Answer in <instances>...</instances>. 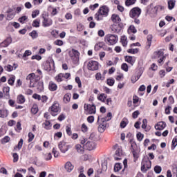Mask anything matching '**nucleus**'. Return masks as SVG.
I'll return each mask as SVG.
<instances>
[{
	"label": "nucleus",
	"mask_w": 177,
	"mask_h": 177,
	"mask_svg": "<svg viewBox=\"0 0 177 177\" xmlns=\"http://www.w3.org/2000/svg\"><path fill=\"white\" fill-rule=\"evenodd\" d=\"M124 61L127 62V63H129V64H131V66H133V64H135V62H136V57L126 55L124 56Z\"/></svg>",
	"instance_id": "nucleus-19"
},
{
	"label": "nucleus",
	"mask_w": 177,
	"mask_h": 177,
	"mask_svg": "<svg viewBox=\"0 0 177 177\" xmlns=\"http://www.w3.org/2000/svg\"><path fill=\"white\" fill-rule=\"evenodd\" d=\"M70 77H71L70 73H59L55 77V80L57 82H62V81H64V80H68Z\"/></svg>",
	"instance_id": "nucleus-12"
},
{
	"label": "nucleus",
	"mask_w": 177,
	"mask_h": 177,
	"mask_svg": "<svg viewBox=\"0 0 177 177\" xmlns=\"http://www.w3.org/2000/svg\"><path fill=\"white\" fill-rule=\"evenodd\" d=\"M41 25V19H36L33 21L32 26V27H35V28H38L39 26Z\"/></svg>",
	"instance_id": "nucleus-43"
},
{
	"label": "nucleus",
	"mask_w": 177,
	"mask_h": 177,
	"mask_svg": "<svg viewBox=\"0 0 177 177\" xmlns=\"http://www.w3.org/2000/svg\"><path fill=\"white\" fill-rule=\"evenodd\" d=\"M10 44H12V37H7L6 39L0 44V46H1V48H6L9 46Z\"/></svg>",
	"instance_id": "nucleus-20"
},
{
	"label": "nucleus",
	"mask_w": 177,
	"mask_h": 177,
	"mask_svg": "<svg viewBox=\"0 0 177 177\" xmlns=\"http://www.w3.org/2000/svg\"><path fill=\"white\" fill-rule=\"evenodd\" d=\"M37 92L44 91V82L39 81L35 86Z\"/></svg>",
	"instance_id": "nucleus-27"
},
{
	"label": "nucleus",
	"mask_w": 177,
	"mask_h": 177,
	"mask_svg": "<svg viewBox=\"0 0 177 177\" xmlns=\"http://www.w3.org/2000/svg\"><path fill=\"white\" fill-rule=\"evenodd\" d=\"M136 3V0H125V5L127 6H132Z\"/></svg>",
	"instance_id": "nucleus-49"
},
{
	"label": "nucleus",
	"mask_w": 177,
	"mask_h": 177,
	"mask_svg": "<svg viewBox=\"0 0 177 177\" xmlns=\"http://www.w3.org/2000/svg\"><path fill=\"white\" fill-rule=\"evenodd\" d=\"M75 149L77 150V153H80V154H84V147H82L81 145H76L75 146Z\"/></svg>",
	"instance_id": "nucleus-38"
},
{
	"label": "nucleus",
	"mask_w": 177,
	"mask_h": 177,
	"mask_svg": "<svg viewBox=\"0 0 177 177\" xmlns=\"http://www.w3.org/2000/svg\"><path fill=\"white\" fill-rule=\"evenodd\" d=\"M128 119L123 118L122 120L120 122V128H125L127 125H128Z\"/></svg>",
	"instance_id": "nucleus-48"
},
{
	"label": "nucleus",
	"mask_w": 177,
	"mask_h": 177,
	"mask_svg": "<svg viewBox=\"0 0 177 177\" xmlns=\"http://www.w3.org/2000/svg\"><path fill=\"white\" fill-rule=\"evenodd\" d=\"M54 45H57V46H63V41L60 39H57L54 41Z\"/></svg>",
	"instance_id": "nucleus-64"
},
{
	"label": "nucleus",
	"mask_w": 177,
	"mask_h": 177,
	"mask_svg": "<svg viewBox=\"0 0 177 177\" xmlns=\"http://www.w3.org/2000/svg\"><path fill=\"white\" fill-rule=\"evenodd\" d=\"M111 20L114 24L120 23L121 21V18L119 15L113 14L111 16Z\"/></svg>",
	"instance_id": "nucleus-29"
},
{
	"label": "nucleus",
	"mask_w": 177,
	"mask_h": 177,
	"mask_svg": "<svg viewBox=\"0 0 177 177\" xmlns=\"http://www.w3.org/2000/svg\"><path fill=\"white\" fill-rule=\"evenodd\" d=\"M142 14V10L139 7L133 8L129 12V16L131 19H134L136 24H140L139 16Z\"/></svg>",
	"instance_id": "nucleus-2"
},
{
	"label": "nucleus",
	"mask_w": 177,
	"mask_h": 177,
	"mask_svg": "<svg viewBox=\"0 0 177 177\" xmlns=\"http://www.w3.org/2000/svg\"><path fill=\"white\" fill-rule=\"evenodd\" d=\"M104 42L106 45H115V44L118 42V36L113 34H108L104 37Z\"/></svg>",
	"instance_id": "nucleus-6"
},
{
	"label": "nucleus",
	"mask_w": 177,
	"mask_h": 177,
	"mask_svg": "<svg viewBox=\"0 0 177 177\" xmlns=\"http://www.w3.org/2000/svg\"><path fill=\"white\" fill-rule=\"evenodd\" d=\"M87 68L88 70H90L91 71H96V70H99V62L91 60L87 64Z\"/></svg>",
	"instance_id": "nucleus-13"
},
{
	"label": "nucleus",
	"mask_w": 177,
	"mask_h": 177,
	"mask_svg": "<svg viewBox=\"0 0 177 177\" xmlns=\"http://www.w3.org/2000/svg\"><path fill=\"white\" fill-rule=\"evenodd\" d=\"M69 56L73 60V64H78L80 57V52H78V50L72 48L71 50L69 51Z\"/></svg>",
	"instance_id": "nucleus-10"
},
{
	"label": "nucleus",
	"mask_w": 177,
	"mask_h": 177,
	"mask_svg": "<svg viewBox=\"0 0 177 177\" xmlns=\"http://www.w3.org/2000/svg\"><path fill=\"white\" fill-rule=\"evenodd\" d=\"M48 111L53 117H56L59 115V111H60V104L57 101L54 102L53 105L49 107Z\"/></svg>",
	"instance_id": "nucleus-7"
},
{
	"label": "nucleus",
	"mask_w": 177,
	"mask_h": 177,
	"mask_svg": "<svg viewBox=\"0 0 177 177\" xmlns=\"http://www.w3.org/2000/svg\"><path fill=\"white\" fill-rule=\"evenodd\" d=\"M121 169H122V165H121V163H116L114 165V171L115 172H119L120 171H121Z\"/></svg>",
	"instance_id": "nucleus-45"
},
{
	"label": "nucleus",
	"mask_w": 177,
	"mask_h": 177,
	"mask_svg": "<svg viewBox=\"0 0 177 177\" xmlns=\"http://www.w3.org/2000/svg\"><path fill=\"white\" fill-rule=\"evenodd\" d=\"M17 102L19 104H23L26 102V97L24 95L20 94L17 97Z\"/></svg>",
	"instance_id": "nucleus-28"
},
{
	"label": "nucleus",
	"mask_w": 177,
	"mask_h": 177,
	"mask_svg": "<svg viewBox=\"0 0 177 177\" xmlns=\"http://www.w3.org/2000/svg\"><path fill=\"white\" fill-rule=\"evenodd\" d=\"M44 160L46 161H49L50 160H52V153H47L44 155Z\"/></svg>",
	"instance_id": "nucleus-62"
},
{
	"label": "nucleus",
	"mask_w": 177,
	"mask_h": 177,
	"mask_svg": "<svg viewBox=\"0 0 177 177\" xmlns=\"http://www.w3.org/2000/svg\"><path fill=\"white\" fill-rule=\"evenodd\" d=\"M84 109L85 114H89V115L96 114V106L94 104H84Z\"/></svg>",
	"instance_id": "nucleus-9"
},
{
	"label": "nucleus",
	"mask_w": 177,
	"mask_h": 177,
	"mask_svg": "<svg viewBox=\"0 0 177 177\" xmlns=\"http://www.w3.org/2000/svg\"><path fill=\"white\" fill-rule=\"evenodd\" d=\"M41 77L35 73H30L26 77L27 81H30V87L35 88L37 86V82L41 80Z\"/></svg>",
	"instance_id": "nucleus-4"
},
{
	"label": "nucleus",
	"mask_w": 177,
	"mask_h": 177,
	"mask_svg": "<svg viewBox=\"0 0 177 177\" xmlns=\"http://www.w3.org/2000/svg\"><path fill=\"white\" fill-rule=\"evenodd\" d=\"M43 128L44 129H46L47 131H49V129H52V124L50 123V121L49 120H46L43 124H42Z\"/></svg>",
	"instance_id": "nucleus-26"
},
{
	"label": "nucleus",
	"mask_w": 177,
	"mask_h": 177,
	"mask_svg": "<svg viewBox=\"0 0 177 177\" xmlns=\"http://www.w3.org/2000/svg\"><path fill=\"white\" fill-rule=\"evenodd\" d=\"M167 127V123L165 122H159L157 123V124L155 126V129L157 131H162Z\"/></svg>",
	"instance_id": "nucleus-21"
},
{
	"label": "nucleus",
	"mask_w": 177,
	"mask_h": 177,
	"mask_svg": "<svg viewBox=\"0 0 177 177\" xmlns=\"http://www.w3.org/2000/svg\"><path fill=\"white\" fill-rule=\"evenodd\" d=\"M14 66H12V65L8 64V65L4 66V69L6 70V71L10 73V71H13V68H14V70H16L17 68V65H16V64H14Z\"/></svg>",
	"instance_id": "nucleus-30"
},
{
	"label": "nucleus",
	"mask_w": 177,
	"mask_h": 177,
	"mask_svg": "<svg viewBox=\"0 0 177 177\" xmlns=\"http://www.w3.org/2000/svg\"><path fill=\"white\" fill-rule=\"evenodd\" d=\"M75 83L77 84L78 88H82V82L80 77L77 76L75 79Z\"/></svg>",
	"instance_id": "nucleus-57"
},
{
	"label": "nucleus",
	"mask_w": 177,
	"mask_h": 177,
	"mask_svg": "<svg viewBox=\"0 0 177 177\" xmlns=\"http://www.w3.org/2000/svg\"><path fill=\"white\" fill-rule=\"evenodd\" d=\"M151 5L150 4L149 6H148L147 9V13L149 15H150L151 17H156L157 16V8H156V6L153 8H151Z\"/></svg>",
	"instance_id": "nucleus-16"
},
{
	"label": "nucleus",
	"mask_w": 177,
	"mask_h": 177,
	"mask_svg": "<svg viewBox=\"0 0 177 177\" xmlns=\"http://www.w3.org/2000/svg\"><path fill=\"white\" fill-rule=\"evenodd\" d=\"M120 42L124 48L128 45V40L126 36H122L120 38Z\"/></svg>",
	"instance_id": "nucleus-39"
},
{
	"label": "nucleus",
	"mask_w": 177,
	"mask_h": 177,
	"mask_svg": "<svg viewBox=\"0 0 177 177\" xmlns=\"http://www.w3.org/2000/svg\"><path fill=\"white\" fill-rule=\"evenodd\" d=\"M177 146V136L174 137L171 142V150H174Z\"/></svg>",
	"instance_id": "nucleus-50"
},
{
	"label": "nucleus",
	"mask_w": 177,
	"mask_h": 177,
	"mask_svg": "<svg viewBox=\"0 0 177 177\" xmlns=\"http://www.w3.org/2000/svg\"><path fill=\"white\" fill-rule=\"evenodd\" d=\"M9 115V111L6 109H0V117L1 118H6Z\"/></svg>",
	"instance_id": "nucleus-33"
},
{
	"label": "nucleus",
	"mask_w": 177,
	"mask_h": 177,
	"mask_svg": "<svg viewBox=\"0 0 177 177\" xmlns=\"http://www.w3.org/2000/svg\"><path fill=\"white\" fill-rule=\"evenodd\" d=\"M136 137H137V140H138V142H142L143 140V138H145V135L139 132L137 133Z\"/></svg>",
	"instance_id": "nucleus-54"
},
{
	"label": "nucleus",
	"mask_w": 177,
	"mask_h": 177,
	"mask_svg": "<svg viewBox=\"0 0 177 177\" xmlns=\"http://www.w3.org/2000/svg\"><path fill=\"white\" fill-rule=\"evenodd\" d=\"M97 145L93 141H87L86 145H84V147L86 149V150H89L90 151L92 150H95L96 149Z\"/></svg>",
	"instance_id": "nucleus-17"
},
{
	"label": "nucleus",
	"mask_w": 177,
	"mask_h": 177,
	"mask_svg": "<svg viewBox=\"0 0 177 177\" xmlns=\"http://www.w3.org/2000/svg\"><path fill=\"white\" fill-rule=\"evenodd\" d=\"M66 132L68 136H71V135H73V132L71 131V125H67L66 127Z\"/></svg>",
	"instance_id": "nucleus-55"
},
{
	"label": "nucleus",
	"mask_w": 177,
	"mask_h": 177,
	"mask_svg": "<svg viewBox=\"0 0 177 177\" xmlns=\"http://www.w3.org/2000/svg\"><path fill=\"white\" fill-rule=\"evenodd\" d=\"M29 35L33 39L38 38V32L37 30H32L31 32L29 33Z\"/></svg>",
	"instance_id": "nucleus-53"
},
{
	"label": "nucleus",
	"mask_w": 177,
	"mask_h": 177,
	"mask_svg": "<svg viewBox=\"0 0 177 177\" xmlns=\"http://www.w3.org/2000/svg\"><path fill=\"white\" fill-rule=\"evenodd\" d=\"M15 131H17V132H20V131H21V122H17Z\"/></svg>",
	"instance_id": "nucleus-63"
},
{
	"label": "nucleus",
	"mask_w": 177,
	"mask_h": 177,
	"mask_svg": "<svg viewBox=\"0 0 177 177\" xmlns=\"http://www.w3.org/2000/svg\"><path fill=\"white\" fill-rule=\"evenodd\" d=\"M63 100L64 103H69L70 100H71V93H68L64 95Z\"/></svg>",
	"instance_id": "nucleus-37"
},
{
	"label": "nucleus",
	"mask_w": 177,
	"mask_h": 177,
	"mask_svg": "<svg viewBox=\"0 0 177 177\" xmlns=\"http://www.w3.org/2000/svg\"><path fill=\"white\" fill-rule=\"evenodd\" d=\"M23 142H24L23 138H21L17 145H16L14 147V150H21V148L23 147Z\"/></svg>",
	"instance_id": "nucleus-41"
},
{
	"label": "nucleus",
	"mask_w": 177,
	"mask_h": 177,
	"mask_svg": "<svg viewBox=\"0 0 177 177\" xmlns=\"http://www.w3.org/2000/svg\"><path fill=\"white\" fill-rule=\"evenodd\" d=\"M115 83V80H114V78L113 77L106 80V84L109 85V86H113Z\"/></svg>",
	"instance_id": "nucleus-46"
},
{
	"label": "nucleus",
	"mask_w": 177,
	"mask_h": 177,
	"mask_svg": "<svg viewBox=\"0 0 177 177\" xmlns=\"http://www.w3.org/2000/svg\"><path fill=\"white\" fill-rule=\"evenodd\" d=\"M38 106L37 105H33L32 107L31 108V113L32 114H37V113H38Z\"/></svg>",
	"instance_id": "nucleus-58"
},
{
	"label": "nucleus",
	"mask_w": 177,
	"mask_h": 177,
	"mask_svg": "<svg viewBox=\"0 0 177 177\" xmlns=\"http://www.w3.org/2000/svg\"><path fill=\"white\" fill-rule=\"evenodd\" d=\"M42 26L43 27H50V26H52V24H53V21L52 20V19L47 17L45 15L42 16Z\"/></svg>",
	"instance_id": "nucleus-15"
},
{
	"label": "nucleus",
	"mask_w": 177,
	"mask_h": 177,
	"mask_svg": "<svg viewBox=\"0 0 177 177\" xmlns=\"http://www.w3.org/2000/svg\"><path fill=\"white\" fill-rule=\"evenodd\" d=\"M123 25L122 23H115L111 26V30L112 32H115V34H118L121 32L122 30Z\"/></svg>",
	"instance_id": "nucleus-14"
},
{
	"label": "nucleus",
	"mask_w": 177,
	"mask_h": 177,
	"mask_svg": "<svg viewBox=\"0 0 177 177\" xmlns=\"http://www.w3.org/2000/svg\"><path fill=\"white\" fill-rule=\"evenodd\" d=\"M9 92H10V87H9V86L3 87V93L4 95L6 96V99L10 98V94Z\"/></svg>",
	"instance_id": "nucleus-25"
},
{
	"label": "nucleus",
	"mask_w": 177,
	"mask_h": 177,
	"mask_svg": "<svg viewBox=\"0 0 177 177\" xmlns=\"http://www.w3.org/2000/svg\"><path fill=\"white\" fill-rule=\"evenodd\" d=\"M33 99H36L37 100H41V103H46L48 102V96L46 95H38L37 93H35L32 95Z\"/></svg>",
	"instance_id": "nucleus-18"
},
{
	"label": "nucleus",
	"mask_w": 177,
	"mask_h": 177,
	"mask_svg": "<svg viewBox=\"0 0 177 177\" xmlns=\"http://www.w3.org/2000/svg\"><path fill=\"white\" fill-rule=\"evenodd\" d=\"M139 52V48H129L127 50V53L131 55H136Z\"/></svg>",
	"instance_id": "nucleus-47"
},
{
	"label": "nucleus",
	"mask_w": 177,
	"mask_h": 177,
	"mask_svg": "<svg viewBox=\"0 0 177 177\" xmlns=\"http://www.w3.org/2000/svg\"><path fill=\"white\" fill-rule=\"evenodd\" d=\"M113 147L116 150L114 159L115 161H120V160H121V157L122 156V148L120 147L118 144H115Z\"/></svg>",
	"instance_id": "nucleus-11"
},
{
	"label": "nucleus",
	"mask_w": 177,
	"mask_h": 177,
	"mask_svg": "<svg viewBox=\"0 0 177 177\" xmlns=\"http://www.w3.org/2000/svg\"><path fill=\"white\" fill-rule=\"evenodd\" d=\"M28 143L32 142V140H34V138H35V135H34V133H32V132H29L28 134Z\"/></svg>",
	"instance_id": "nucleus-52"
},
{
	"label": "nucleus",
	"mask_w": 177,
	"mask_h": 177,
	"mask_svg": "<svg viewBox=\"0 0 177 177\" xmlns=\"http://www.w3.org/2000/svg\"><path fill=\"white\" fill-rule=\"evenodd\" d=\"M112 117H113V114L111 113V112H109L105 118H102L101 119V121L103 123L107 122V121H110V120H111Z\"/></svg>",
	"instance_id": "nucleus-32"
},
{
	"label": "nucleus",
	"mask_w": 177,
	"mask_h": 177,
	"mask_svg": "<svg viewBox=\"0 0 177 177\" xmlns=\"http://www.w3.org/2000/svg\"><path fill=\"white\" fill-rule=\"evenodd\" d=\"M46 66L48 71H52V70L55 68V62L53 61L51 62L47 63Z\"/></svg>",
	"instance_id": "nucleus-44"
},
{
	"label": "nucleus",
	"mask_w": 177,
	"mask_h": 177,
	"mask_svg": "<svg viewBox=\"0 0 177 177\" xmlns=\"http://www.w3.org/2000/svg\"><path fill=\"white\" fill-rule=\"evenodd\" d=\"M103 46H104V42L100 41L95 45L94 49L95 50H100V49H103Z\"/></svg>",
	"instance_id": "nucleus-35"
},
{
	"label": "nucleus",
	"mask_w": 177,
	"mask_h": 177,
	"mask_svg": "<svg viewBox=\"0 0 177 177\" xmlns=\"http://www.w3.org/2000/svg\"><path fill=\"white\" fill-rule=\"evenodd\" d=\"M129 143L131 144V151L133 156L134 161L136 162L138 158H139V150L138 149V145L133 138L130 139Z\"/></svg>",
	"instance_id": "nucleus-5"
},
{
	"label": "nucleus",
	"mask_w": 177,
	"mask_h": 177,
	"mask_svg": "<svg viewBox=\"0 0 177 177\" xmlns=\"http://www.w3.org/2000/svg\"><path fill=\"white\" fill-rule=\"evenodd\" d=\"M106 130V126L104 124H100L98 127V131L101 133H103L104 131Z\"/></svg>",
	"instance_id": "nucleus-60"
},
{
	"label": "nucleus",
	"mask_w": 177,
	"mask_h": 177,
	"mask_svg": "<svg viewBox=\"0 0 177 177\" xmlns=\"http://www.w3.org/2000/svg\"><path fill=\"white\" fill-rule=\"evenodd\" d=\"M16 80V77L15 75L11 76L9 79H8V84L9 85L13 86L15 85V81Z\"/></svg>",
	"instance_id": "nucleus-51"
},
{
	"label": "nucleus",
	"mask_w": 177,
	"mask_h": 177,
	"mask_svg": "<svg viewBox=\"0 0 177 177\" xmlns=\"http://www.w3.org/2000/svg\"><path fill=\"white\" fill-rule=\"evenodd\" d=\"M121 68H122V70H123V71H125L126 73H127V71L129 70L128 64L127 63H123L121 65Z\"/></svg>",
	"instance_id": "nucleus-61"
},
{
	"label": "nucleus",
	"mask_w": 177,
	"mask_h": 177,
	"mask_svg": "<svg viewBox=\"0 0 177 177\" xmlns=\"http://www.w3.org/2000/svg\"><path fill=\"white\" fill-rule=\"evenodd\" d=\"M155 9H156V13L157 15H158V12L164 10L165 9V7L160 5H158L155 6Z\"/></svg>",
	"instance_id": "nucleus-56"
},
{
	"label": "nucleus",
	"mask_w": 177,
	"mask_h": 177,
	"mask_svg": "<svg viewBox=\"0 0 177 177\" xmlns=\"http://www.w3.org/2000/svg\"><path fill=\"white\" fill-rule=\"evenodd\" d=\"M48 89L51 92H55V91H57V84H56L55 82L53 81H50L48 83Z\"/></svg>",
	"instance_id": "nucleus-23"
},
{
	"label": "nucleus",
	"mask_w": 177,
	"mask_h": 177,
	"mask_svg": "<svg viewBox=\"0 0 177 177\" xmlns=\"http://www.w3.org/2000/svg\"><path fill=\"white\" fill-rule=\"evenodd\" d=\"M165 50L164 48L159 49L154 51L152 55V59H158L157 62L160 66H162V64H164V62H165V59H167V56H168V55L165 54Z\"/></svg>",
	"instance_id": "nucleus-1"
},
{
	"label": "nucleus",
	"mask_w": 177,
	"mask_h": 177,
	"mask_svg": "<svg viewBox=\"0 0 177 177\" xmlns=\"http://www.w3.org/2000/svg\"><path fill=\"white\" fill-rule=\"evenodd\" d=\"M176 3V0H169L167 2L168 9L172 10L175 8V4Z\"/></svg>",
	"instance_id": "nucleus-31"
},
{
	"label": "nucleus",
	"mask_w": 177,
	"mask_h": 177,
	"mask_svg": "<svg viewBox=\"0 0 177 177\" xmlns=\"http://www.w3.org/2000/svg\"><path fill=\"white\" fill-rule=\"evenodd\" d=\"M106 99H107V95L104 93H101L99 96H97V100L102 103H106Z\"/></svg>",
	"instance_id": "nucleus-34"
},
{
	"label": "nucleus",
	"mask_w": 177,
	"mask_h": 177,
	"mask_svg": "<svg viewBox=\"0 0 177 177\" xmlns=\"http://www.w3.org/2000/svg\"><path fill=\"white\" fill-rule=\"evenodd\" d=\"M110 10L109 9V7L106 6H101L95 15V19L97 21L100 20H103V18H102V16H104V17H107L109 16V12Z\"/></svg>",
	"instance_id": "nucleus-3"
},
{
	"label": "nucleus",
	"mask_w": 177,
	"mask_h": 177,
	"mask_svg": "<svg viewBox=\"0 0 177 177\" xmlns=\"http://www.w3.org/2000/svg\"><path fill=\"white\" fill-rule=\"evenodd\" d=\"M72 147V145L66 142L64 140L60 141L58 144V149L60 150L61 153H67Z\"/></svg>",
	"instance_id": "nucleus-8"
},
{
	"label": "nucleus",
	"mask_w": 177,
	"mask_h": 177,
	"mask_svg": "<svg viewBox=\"0 0 177 177\" xmlns=\"http://www.w3.org/2000/svg\"><path fill=\"white\" fill-rule=\"evenodd\" d=\"M153 41V35H148L147 37L146 49H150L151 42Z\"/></svg>",
	"instance_id": "nucleus-22"
},
{
	"label": "nucleus",
	"mask_w": 177,
	"mask_h": 177,
	"mask_svg": "<svg viewBox=\"0 0 177 177\" xmlns=\"http://www.w3.org/2000/svg\"><path fill=\"white\" fill-rule=\"evenodd\" d=\"M142 164H144L147 169H150V168H151V161H150L149 159H147V160H143Z\"/></svg>",
	"instance_id": "nucleus-40"
},
{
	"label": "nucleus",
	"mask_w": 177,
	"mask_h": 177,
	"mask_svg": "<svg viewBox=\"0 0 177 177\" xmlns=\"http://www.w3.org/2000/svg\"><path fill=\"white\" fill-rule=\"evenodd\" d=\"M128 34H136L138 32V30H136V28H135V26L131 25L128 28Z\"/></svg>",
	"instance_id": "nucleus-36"
},
{
	"label": "nucleus",
	"mask_w": 177,
	"mask_h": 177,
	"mask_svg": "<svg viewBox=\"0 0 177 177\" xmlns=\"http://www.w3.org/2000/svg\"><path fill=\"white\" fill-rule=\"evenodd\" d=\"M27 19H28V16H22L19 18L18 21H19V23H21V24H24Z\"/></svg>",
	"instance_id": "nucleus-59"
},
{
	"label": "nucleus",
	"mask_w": 177,
	"mask_h": 177,
	"mask_svg": "<svg viewBox=\"0 0 177 177\" xmlns=\"http://www.w3.org/2000/svg\"><path fill=\"white\" fill-rule=\"evenodd\" d=\"M105 78L106 77L103 76L100 73H97L95 74V80L97 81H104Z\"/></svg>",
	"instance_id": "nucleus-42"
},
{
	"label": "nucleus",
	"mask_w": 177,
	"mask_h": 177,
	"mask_svg": "<svg viewBox=\"0 0 177 177\" xmlns=\"http://www.w3.org/2000/svg\"><path fill=\"white\" fill-rule=\"evenodd\" d=\"M64 168L67 172H71L73 169H74V165H73V163L71 162H66Z\"/></svg>",
	"instance_id": "nucleus-24"
}]
</instances>
